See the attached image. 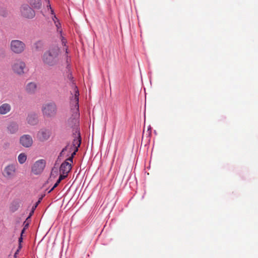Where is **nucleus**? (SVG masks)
<instances>
[{
    "instance_id": "nucleus-46",
    "label": "nucleus",
    "mask_w": 258,
    "mask_h": 258,
    "mask_svg": "<svg viewBox=\"0 0 258 258\" xmlns=\"http://www.w3.org/2000/svg\"><path fill=\"white\" fill-rule=\"evenodd\" d=\"M94 123H95V121H94V119H93V127H94Z\"/></svg>"
},
{
    "instance_id": "nucleus-40",
    "label": "nucleus",
    "mask_w": 258,
    "mask_h": 258,
    "mask_svg": "<svg viewBox=\"0 0 258 258\" xmlns=\"http://www.w3.org/2000/svg\"><path fill=\"white\" fill-rule=\"evenodd\" d=\"M50 14L53 16H54V15H55V13H54V11L53 10V9H52V8H50Z\"/></svg>"
},
{
    "instance_id": "nucleus-5",
    "label": "nucleus",
    "mask_w": 258,
    "mask_h": 258,
    "mask_svg": "<svg viewBox=\"0 0 258 258\" xmlns=\"http://www.w3.org/2000/svg\"><path fill=\"white\" fill-rule=\"evenodd\" d=\"M20 12L22 16L28 19H32L35 16V11L28 4L22 5Z\"/></svg>"
},
{
    "instance_id": "nucleus-32",
    "label": "nucleus",
    "mask_w": 258,
    "mask_h": 258,
    "mask_svg": "<svg viewBox=\"0 0 258 258\" xmlns=\"http://www.w3.org/2000/svg\"><path fill=\"white\" fill-rule=\"evenodd\" d=\"M68 149H69V151L67 155V156H69L70 153L73 151V147L71 145V147Z\"/></svg>"
},
{
    "instance_id": "nucleus-36",
    "label": "nucleus",
    "mask_w": 258,
    "mask_h": 258,
    "mask_svg": "<svg viewBox=\"0 0 258 258\" xmlns=\"http://www.w3.org/2000/svg\"><path fill=\"white\" fill-rule=\"evenodd\" d=\"M27 229H26V228H23V229L21 230V233H20V235L21 236H24V234L25 233L26 230Z\"/></svg>"
},
{
    "instance_id": "nucleus-8",
    "label": "nucleus",
    "mask_w": 258,
    "mask_h": 258,
    "mask_svg": "<svg viewBox=\"0 0 258 258\" xmlns=\"http://www.w3.org/2000/svg\"><path fill=\"white\" fill-rule=\"evenodd\" d=\"M16 165L14 164H11L7 165L3 171V175L7 178H12L14 176Z\"/></svg>"
},
{
    "instance_id": "nucleus-25",
    "label": "nucleus",
    "mask_w": 258,
    "mask_h": 258,
    "mask_svg": "<svg viewBox=\"0 0 258 258\" xmlns=\"http://www.w3.org/2000/svg\"><path fill=\"white\" fill-rule=\"evenodd\" d=\"M68 174H66V173H60V175H59V177H58V178L57 179L59 180L61 182V180H62L63 179H65L68 176Z\"/></svg>"
},
{
    "instance_id": "nucleus-26",
    "label": "nucleus",
    "mask_w": 258,
    "mask_h": 258,
    "mask_svg": "<svg viewBox=\"0 0 258 258\" xmlns=\"http://www.w3.org/2000/svg\"><path fill=\"white\" fill-rule=\"evenodd\" d=\"M78 150L79 148H73V151L70 153V156L74 158L75 156L76 155L77 152L78 151Z\"/></svg>"
},
{
    "instance_id": "nucleus-21",
    "label": "nucleus",
    "mask_w": 258,
    "mask_h": 258,
    "mask_svg": "<svg viewBox=\"0 0 258 258\" xmlns=\"http://www.w3.org/2000/svg\"><path fill=\"white\" fill-rule=\"evenodd\" d=\"M26 159H27V156L26 155V154L25 153H22L19 155L18 157V160L20 164H23L24 163H25Z\"/></svg>"
},
{
    "instance_id": "nucleus-41",
    "label": "nucleus",
    "mask_w": 258,
    "mask_h": 258,
    "mask_svg": "<svg viewBox=\"0 0 258 258\" xmlns=\"http://www.w3.org/2000/svg\"><path fill=\"white\" fill-rule=\"evenodd\" d=\"M21 249H19V246L18 247V248L17 249V250L16 251L15 254H14V256H16L17 254H18L20 251Z\"/></svg>"
},
{
    "instance_id": "nucleus-3",
    "label": "nucleus",
    "mask_w": 258,
    "mask_h": 258,
    "mask_svg": "<svg viewBox=\"0 0 258 258\" xmlns=\"http://www.w3.org/2000/svg\"><path fill=\"white\" fill-rule=\"evenodd\" d=\"M26 47L25 44L19 40H13L11 42L10 48L12 51L16 54L22 53Z\"/></svg>"
},
{
    "instance_id": "nucleus-34",
    "label": "nucleus",
    "mask_w": 258,
    "mask_h": 258,
    "mask_svg": "<svg viewBox=\"0 0 258 258\" xmlns=\"http://www.w3.org/2000/svg\"><path fill=\"white\" fill-rule=\"evenodd\" d=\"M60 183V180L57 179V180H56V182L54 184V185H53V188H56V187L59 185V184Z\"/></svg>"
},
{
    "instance_id": "nucleus-42",
    "label": "nucleus",
    "mask_w": 258,
    "mask_h": 258,
    "mask_svg": "<svg viewBox=\"0 0 258 258\" xmlns=\"http://www.w3.org/2000/svg\"><path fill=\"white\" fill-rule=\"evenodd\" d=\"M55 189V188H53V186H52L50 189H49L48 191H47V193L48 194H49L51 192H52L54 189Z\"/></svg>"
},
{
    "instance_id": "nucleus-10",
    "label": "nucleus",
    "mask_w": 258,
    "mask_h": 258,
    "mask_svg": "<svg viewBox=\"0 0 258 258\" xmlns=\"http://www.w3.org/2000/svg\"><path fill=\"white\" fill-rule=\"evenodd\" d=\"M26 66L25 63L22 61H17L15 62L12 67L14 72L18 74H23L24 69Z\"/></svg>"
},
{
    "instance_id": "nucleus-23",
    "label": "nucleus",
    "mask_w": 258,
    "mask_h": 258,
    "mask_svg": "<svg viewBox=\"0 0 258 258\" xmlns=\"http://www.w3.org/2000/svg\"><path fill=\"white\" fill-rule=\"evenodd\" d=\"M55 26H56L57 28V32H59V31L61 29V25L59 20H57L56 22H54Z\"/></svg>"
},
{
    "instance_id": "nucleus-18",
    "label": "nucleus",
    "mask_w": 258,
    "mask_h": 258,
    "mask_svg": "<svg viewBox=\"0 0 258 258\" xmlns=\"http://www.w3.org/2000/svg\"><path fill=\"white\" fill-rule=\"evenodd\" d=\"M37 88V85L33 82L29 83L26 86V91L30 94L34 93Z\"/></svg>"
},
{
    "instance_id": "nucleus-39",
    "label": "nucleus",
    "mask_w": 258,
    "mask_h": 258,
    "mask_svg": "<svg viewBox=\"0 0 258 258\" xmlns=\"http://www.w3.org/2000/svg\"><path fill=\"white\" fill-rule=\"evenodd\" d=\"M52 19L53 20V21L54 22H56V21H57V20H58L57 19V18L56 17V15H54V16H53L52 17Z\"/></svg>"
},
{
    "instance_id": "nucleus-33",
    "label": "nucleus",
    "mask_w": 258,
    "mask_h": 258,
    "mask_svg": "<svg viewBox=\"0 0 258 258\" xmlns=\"http://www.w3.org/2000/svg\"><path fill=\"white\" fill-rule=\"evenodd\" d=\"M60 34V39H61V40H66V38L62 36V29H61L60 31H59V32H58Z\"/></svg>"
},
{
    "instance_id": "nucleus-15",
    "label": "nucleus",
    "mask_w": 258,
    "mask_h": 258,
    "mask_svg": "<svg viewBox=\"0 0 258 258\" xmlns=\"http://www.w3.org/2000/svg\"><path fill=\"white\" fill-rule=\"evenodd\" d=\"M96 206H95L92 211L90 213L89 216H88L87 220H86V224H94L96 219Z\"/></svg>"
},
{
    "instance_id": "nucleus-31",
    "label": "nucleus",
    "mask_w": 258,
    "mask_h": 258,
    "mask_svg": "<svg viewBox=\"0 0 258 258\" xmlns=\"http://www.w3.org/2000/svg\"><path fill=\"white\" fill-rule=\"evenodd\" d=\"M68 158L67 159H66V160L64 161H68V162L70 161V162L73 163L74 158L72 157V156H68Z\"/></svg>"
},
{
    "instance_id": "nucleus-43",
    "label": "nucleus",
    "mask_w": 258,
    "mask_h": 258,
    "mask_svg": "<svg viewBox=\"0 0 258 258\" xmlns=\"http://www.w3.org/2000/svg\"><path fill=\"white\" fill-rule=\"evenodd\" d=\"M61 42H62V44L63 45H64V46H65V45H66V43H67V40H66V39L65 40H61Z\"/></svg>"
},
{
    "instance_id": "nucleus-45",
    "label": "nucleus",
    "mask_w": 258,
    "mask_h": 258,
    "mask_svg": "<svg viewBox=\"0 0 258 258\" xmlns=\"http://www.w3.org/2000/svg\"><path fill=\"white\" fill-rule=\"evenodd\" d=\"M0 51L2 52V53H3V54H4V53H5V51H4V49H3V48L0 49Z\"/></svg>"
},
{
    "instance_id": "nucleus-13",
    "label": "nucleus",
    "mask_w": 258,
    "mask_h": 258,
    "mask_svg": "<svg viewBox=\"0 0 258 258\" xmlns=\"http://www.w3.org/2000/svg\"><path fill=\"white\" fill-rule=\"evenodd\" d=\"M72 165L68 161H64L61 163L59 167V172L68 174L71 170Z\"/></svg>"
},
{
    "instance_id": "nucleus-17",
    "label": "nucleus",
    "mask_w": 258,
    "mask_h": 258,
    "mask_svg": "<svg viewBox=\"0 0 258 258\" xmlns=\"http://www.w3.org/2000/svg\"><path fill=\"white\" fill-rule=\"evenodd\" d=\"M30 5L34 9L39 10L41 8V0H28Z\"/></svg>"
},
{
    "instance_id": "nucleus-12",
    "label": "nucleus",
    "mask_w": 258,
    "mask_h": 258,
    "mask_svg": "<svg viewBox=\"0 0 258 258\" xmlns=\"http://www.w3.org/2000/svg\"><path fill=\"white\" fill-rule=\"evenodd\" d=\"M72 136L74 138V140L72 145V147H73V148H79L80 147V145L82 143L81 132H77V133H72Z\"/></svg>"
},
{
    "instance_id": "nucleus-20",
    "label": "nucleus",
    "mask_w": 258,
    "mask_h": 258,
    "mask_svg": "<svg viewBox=\"0 0 258 258\" xmlns=\"http://www.w3.org/2000/svg\"><path fill=\"white\" fill-rule=\"evenodd\" d=\"M45 195H41L40 197L39 198L38 201L33 205L31 210L30 211L31 212H32L33 213H34V212L39 205V204L41 202L43 198L44 197Z\"/></svg>"
},
{
    "instance_id": "nucleus-29",
    "label": "nucleus",
    "mask_w": 258,
    "mask_h": 258,
    "mask_svg": "<svg viewBox=\"0 0 258 258\" xmlns=\"http://www.w3.org/2000/svg\"><path fill=\"white\" fill-rule=\"evenodd\" d=\"M33 214H34V213H33L32 212H30L29 215L28 216V217H27L25 221L30 222L31 221L30 219Z\"/></svg>"
},
{
    "instance_id": "nucleus-44",
    "label": "nucleus",
    "mask_w": 258,
    "mask_h": 258,
    "mask_svg": "<svg viewBox=\"0 0 258 258\" xmlns=\"http://www.w3.org/2000/svg\"><path fill=\"white\" fill-rule=\"evenodd\" d=\"M47 8H48V9H50V8H51V5H50V4H49V1H48V5H47Z\"/></svg>"
},
{
    "instance_id": "nucleus-28",
    "label": "nucleus",
    "mask_w": 258,
    "mask_h": 258,
    "mask_svg": "<svg viewBox=\"0 0 258 258\" xmlns=\"http://www.w3.org/2000/svg\"><path fill=\"white\" fill-rule=\"evenodd\" d=\"M30 223V221H25L23 223V225H24L23 227L26 228V229H27L29 226Z\"/></svg>"
},
{
    "instance_id": "nucleus-9",
    "label": "nucleus",
    "mask_w": 258,
    "mask_h": 258,
    "mask_svg": "<svg viewBox=\"0 0 258 258\" xmlns=\"http://www.w3.org/2000/svg\"><path fill=\"white\" fill-rule=\"evenodd\" d=\"M20 144L25 148L31 147L33 144V140L29 135H24L20 138Z\"/></svg>"
},
{
    "instance_id": "nucleus-30",
    "label": "nucleus",
    "mask_w": 258,
    "mask_h": 258,
    "mask_svg": "<svg viewBox=\"0 0 258 258\" xmlns=\"http://www.w3.org/2000/svg\"><path fill=\"white\" fill-rule=\"evenodd\" d=\"M70 146V143H67V145H66V146H65L62 150V152H65L66 151H67L68 149H69V147Z\"/></svg>"
},
{
    "instance_id": "nucleus-35",
    "label": "nucleus",
    "mask_w": 258,
    "mask_h": 258,
    "mask_svg": "<svg viewBox=\"0 0 258 258\" xmlns=\"http://www.w3.org/2000/svg\"><path fill=\"white\" fill-rule=\"evenodd\" d=\"M53 172H54V173L55 174V175H57V169H55L54 168H52L51 172V175H53Z\"/></svg>"
},
{
    "instance_id": "nucleus-11",
    "label": "nucleus",
    "mask_w": 258,
    "mask_h": 258,
    "mask_svg": "<svg viewBox=\"0 0 258 258\" xmlns=\"http://www.w3.org/2000/svg\"><path fill=\"white\" fill-rule=\"evenodd\" d=\"M27 121L31 125H36L38 122V114L35 112H31L28 113Z\"/></svg>"
},
{
    "instance_id": "nucleus-2",
    "label": "nucleus",
    "mask_w": 258,
    "mask_h": 258,
    "mask_svg": "<svg viewBox=\"0 0 258 258\" xmlns=\"http://www.w3.org/2000/svg\"><path fill=\"white\" fill-rule=\"evenodd\" d=\"M59 49L57 47H53L46 51L42 56V59L44 64L49 67L57 64L58 62Z\"/></svg>"
},
{
    "instance_id": "nucleus-37",
    "label": "nucleus",
    "mask_w": 258,
    "mask_h": 258,
    "mask_svg": "<svg viewBox=\"0 0 258 258\" xmlns=\"http://www.w3.org/2000/svg\"><path fill=\"white\" fill-rule=\"evenodd\" d=\"M63 154H64V152H62V151H61V152L59 154V155L57 157L56 162H58V159H59L60 157H62L63 155Z\"/></svg>"
},
{
    "instance_id": "nucleus-7",
    "label": "nucleus",
    "mask_w": 258,
    "mask_h": 258,
    "mask_svg": "<svg viewBox=\"0 0 258 258\" xmlns=\"http://www.w3.org/2000/svg\"><path fill=\"white\" fill-rule=\"evenodd\" d=\"M51 134V130L46 128H41L37 133V138L41 142H44L47 140Z\"/></svg>"
},
{
    "instance_id": "nucleus-27",
    "label": "nucleus",
    "mask_w": 258,
    "mask_h": 258,
    "mask_svg": "<svg viewBox=\"0 0 258 258\" xmlns=\"http://www.w3.org/2000/svg\"><path fill=\"white\" fill-rule=\"evenodd\" d=\"M41 45V43L40 41H38L34 43V46L36 50H39L40 45Z\"/></svg>"
},
{
    "instance_id": "nucleus-4",
    "label": "nucleus",
    "mask_w": 258,
    "mask_h": 258,
    "mask_svg": "<svg viewBox=\"0 0 258 258\" xmlns=\"http://www.w3.org/2000/svg\"><path fill=\"white\" fill-rule=\"evenodd\" d=\"M42 112L47 117L54 116L56 112V105L54 102H50L43 106Z\"/></svg>"
},
{
    "instance_id": "nucleus-47",
    "label": "nucleus",
    "mask_w": 258,
    "mask_h": 258,
    "mask_svg": "<svg viewBox=\"0 0 258 258\" xmlns=\"http://www.w3.org/2000/svg\"><path fill=\"white\" fill-rule=\"evenodd\" d=\"M94 109H95V108H93V113H94Z\"/></svg>"
},
{
    "instance_id": "nucleus-24",
    "label": "nucleus",
    "mask_w": 258,
    "mask_h": 258,
    "mask_svg": "<svg viewBox=\"0 0 258 258\" xmlns=\"http://www.w3.org/2000/svg\"><path fill=\"white\" fill-rule=\"evenodd\" d=\"M23 242V236H20V237L18 238V246H19V249H21L22 248V243Z\"/></svg>"
},
{
    "instance_id": "nucleus-38",
    "label": "nucleus",
    "mask_w": 258,
    "mask_h": 258,
    "mask_svg": "<svg viewBox=\"0 0 258 258\" xmlns=\"http://www.w3.org/2000/svg\"><path fill=\"white\" fill-rule=\"evenodd\" d=\"M1 15H2L3 17H6L7 13L5 10H3L1 13Z\"/></svg>"
},
{
    "instance_id": "nucleus-6",
    "label": "nucleus",
    "mask_w": 258,
    "mask_h": 258,
    "mask_svg": "<svg viewBox=\"0 0 258 258\" xmlns=\"http://www.w3.org/2000/svg\"><path fill=\"white\" fill-rule=\"evenodd\" d=\"M46 162L43 159L36 161L32 167V172L35 175L42 173L45 167Z\"/></svg>"
},
{
    "instance_id": "nucleus-14",
    "label": "nucleus",
    "mask_w": 258,
    "mask_h": 258,
    "mask_svg": "<svg viewBox=\"0 0 258 258\" xmlns=\"http://www.w3.org/2000/svg\"><path fill=\"white\" fill-rule=\"evenodd\" d=\"M8 132L11 134H14L17 132L19 130V125L15 121L10 122L7 126Z\"/></svg>"
},
{
    "instance_id": "nucleus-16",
    "label": "nucleus",
    "mask_w": 258,
    "mask_h": 258,
    "mask_svg": "<svg viewBox=\"0 0 258 258\" xmlns=\"http://www.w3.org/2000/svg\"><path fill=\"white\" fill-rule=\"evenodd\" d=\"M20 206V201L19 199H15L11 203L10 206L11 212L14 213L17 211Z\"/></svg>"
},
{
    "instance_id": "nucleus-19",
    "label": "nucleus",
    "mask_w": 258,
    "mask_h": 258,
    "mask_svg": "<svg viewBox=\"0 0 258 258\" xmlns=\"http://www.w3.org/2000/svg\"><path fill=\"white\" fill-rule=\"evenodd\" d=\"M11 106L9 104L4 103L0 106V114H6L11 110Z\"/></svg>"
},
{
    "instance_id": "nucleus-1",
    "label": "nucleus",
    "mask_w": 258,
    "mask_h": 258,
    "mask_svg": "<svg viewBox=\"0 0 258 258\" xmlns=\"http://www.w3.org/2000/svg\"><path fill=\"white\" fill-rule=\"evenodd\" d=\"M79 91L76 87L75 95L71 98V116L66 121V127L72 129V133L80 132L79 111Z\"/></svg>"
},
{
    "instance_id": "nucleus-22",
    "label": "nucleus",
    "mask_w": 258,
    "mask_h": 258,
    "mask_svg": "<svg viewBox=\"0 0 258 258\" xmlns=\"http://www.w3.org/2000/svg\"><path fill=\"white\" fill-rule=\"evenodd\" d=\"M68 79L72 82V85L74 86V94L75 93V89L76 87L78 88L77 86L76 85L75 83V81L74 80V77L72 75V72H70L68 75Z\"/></svg>"
}]
</instances>
